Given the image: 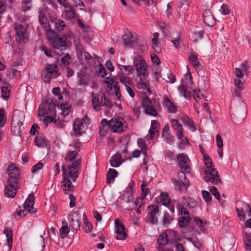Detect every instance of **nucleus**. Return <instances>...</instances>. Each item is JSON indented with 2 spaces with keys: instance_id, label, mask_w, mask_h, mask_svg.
<instances>
[{
  "instance_id": "13",
  "label": "nucleus",
  "mask_w": 251,
  "mask_h": 251,
  "mask_svg": "<svg viewBox=\"0 0 251 251\" xmlns=\"http://www.w3.org/2000/svg\"><path fill=\"white\" fill-rule=\"evenodd\" d=\"M18 187V183L13 182H7V185L5 186L4 189V195L6 197L13 198L16 195L17 190Z\"/></svg>"
},
{
  "instance_id": "41",
  "label": "nucleus",
  "mask_w": 251,
  "mask_h": 251,
  "mask_svg": "<svg viewBox=\"0 0 251 251\" xmlns=\"http://www.w3.org/2000/svg\"><path fill=\"white\" fill-rule=\"evenodd\" d=\"M139 148L145 157H147L148 154L147 153V147L144 140L143 139H139L137 141Z\"/></svg>"
},
{
  "instance_id": "55",
  "label": "nucleus",
  "mask_w": 251,
  "mask_h": 251,
  "mask_svg": "<svg viewBox=\"0 0 251 251\" xmlns=\"http://www.w3.org/2000/svg\"><path fill=\"white\" fill-rule=\"evenodd\" d=\"M98 75L101 77H104L106 75V71L103 66L100 64L98 66V69L97 70Z\"/></svg>"
},
{
  "instance_id": "9",
  "label": "nucleus",
  "mask_w": 251,
  "mask_h": 251,
  "mask_svg": "<svg viewBox=\"0 0 251 251\" xmlns=\"http://www.w3.org/2000/svg\"><path fill=\"white\" fill-rule=\"evenodd\" d=\"M148 216L149 221L152 225L158 223V215L159 213V208L157 205H149L147 207Z\"/></svg>"
},
{
  "instance_id": "32",
  "label": "nucleus",
  "mask_w": 251,
  "mask_h": 251,
  "mask_svg": "<svg viewBox=\"0 0 251 251\" xmlns=\"http://www.w3.org/2000/svg\"><path fill=\"white\" fill-rule=\"evenodd\" d=\"M3 233L5 235L7 238V246L8 250H10L12 247V232L11 230L8 228H5L3 230Z\"/></svg>"
},
{
  "instance_id": "30",
  "label": "nucleus",
  "mask_w": 251,
  "mask_h": 251,
  "mask_svg": "<svg viewBox=\"0 0 251 251\" xmlns=\"http://www.w3.org/2000/svg\"><path fill=\"white\" fill-rule=\"evenodd\" d=\"M92 104L94 109L97 111H99L101 106V101H100L98 95L94 92L92 93Z\"/></svg>"
},
{
  "instance_id": "47",
  "label": "nucleus",
  "mask_w": 251,
  "mask_h": 251,
  "mask_svg": "<svg viewBox=\"0 0 251 251\" xmlns=\"http://www.w3.org/2000/svg\"><path fill=\"white\" fill-rule=\"evenodd\" d=\"M69 232L70 228L67 225L63 226L60 228L59 233L62 239L66 238L68 235Z\"/></svg>"
},
{
  "instance_id": "25",
  "label": "nucleus",
  "mask_w": 251,
  "mask_h": 251,
  "mask_svg": "<svg viewBox=\"0 0 251 251\" xmlns=\"http://www.w3.org/2000/svg\"><path fill=\"white\" fill-rule=\"evenodd\" d=\"M163 104L167 108L169 113L175 114L177 112L176 106L170 100L168 97H164Z\"/></svg>"
},
{
  "instance_id": "34",
  "label": "nucleus",
  "mask_w": 251,
  "mask_h": 251,
  "mask_svg": "<svg viewBox=\"0 0 251 251\" xmlns=\"http://www.w3.org/2000/svg\"><path fill=\"white\" fill-rule=\"evenodd\" d=\"M189 60L191 64L196 68L198 69L200 67V64L198 61V55L196 53H192L189 56Z\"/></svg>"
},
{
  "instance_id": "14",
  "label": "nucleus",
  "mask_w": 251,
  "mask_h": 251,
  "mask_svg": "<svg viewBox=\"0 0 251 251\" xmlns=\"http://www.w3.org/2000/svg\"><path fill=\"white\" fill-rule=\"evenodd\" d=\"M52 46L55 49L63 51L68 47L67 39L65 36L55 37L53 41Z\"/></svg>"
},
{
  "instance_id": "61",
  "label": "nucleus",
  "mask_w": 251,
  "mask_h": 251,
  "mask_svg": "<svg viewBox=\"0 0 251 251\" xmlns=\"http://www.w3.org/2000/svg\"><path fill=\"white\" fill-rule=\"evenodd\" d=\"M159 27L161 30L162 33L165 36H167L169 34V27L167 26L165 23H160L159 25Z\"/></svg>"
},
{
  "instance_id": "3",
  "label": "nucleus",
  "mask_w": 251,
  "mask_h": 251,
  "mask_svg": "<svg viewBox=\"0 0 251 251\" xmlns=\"http://www.w3.org/2000/svg\"><path fill=\"white\" fill-rule=\"evenodd\" d=\"M137 72V87L138 89H146L148 90L149 85L146 77L147 75V64L145 61H141L135 65Z\"/></svg>"
},
{
  "instance_id": "64",
  "label": "nucleus",
  "mask_w": 251,
  "mask_h": 251,
  "mask_svg": "<svg viewBox=\"0 0 251 251\" xmlns=\"http://www.w3.org/2000/svg\"><path fill=\"white\" fill-rule=\"evenodd\" d=\"M1 89L2 98L4 100L7 99L9 96L10 90L8 89V87L4 86L2 87Z\"/></svg>"
},
{
  "instance_id": "5",
  "label": "nucleus",
  "mask_w": 251,
  "mask_h": 251,
  "mask_svg": "<svg viewBox=\"0 0 251 251\" xmlns=\"http://www.w3.org/2000/svg\"><path fill=\"white\" fill-rule=\"evenodd\" d=\"M141 106L144 109V113L149 116L156 117L158 112L155 106H153L151 100L148 97L142 98L141 100Z\"/></svg>"
},
{
  "instance_id": "12",
  "label": "nucleus",
  "mask_w": 251,
  "mask_h": 251,
  "mask_svg": "<svg viewBox=\"0 0 251 251\" xmlns=\"http://www.w3.org/2000/svg\"><path fill=\"white\" fill-rule=\"evenodd\" d=\"M69 226L75 230H78L80 228V217L78 212L74 211L68 216Z\"/></svg>"
},
{
  "instance_id": "19",
  "label": "nucleus",
  "mask_w": 251,
  "mask_h": 251,
  "mask_svg": "<svg viewBox=\"0 0 251 251\" xmlns=\"http://www.w3.org/2000/svg\"><path fill=\"white\" fill-rule=\"evenodd\" d=\"M39 21L41 25L45 29V30L47 31V36H49L50 35H51L52 36H53L55 35V32L53 30H52L50 29H48L49 24L47 22V18H46L44 13L42 11H41V10L39 11Z\"/></svg>"
},
{
  "instance_id": "36",
  "label": "nucleus",
  "mask_w": 251,
  "mask_h": 251,
  "mask_svg": "<svg viewBox=\"0 0 251 251\" xmlns=\"http://www.w3.org/2000/svg\"><path fill=\"white\" fill-rule=\"evenodd\" d=\"M83 125L81 122L79 121H75L73 125V130L74 131V134L76 136H80L81 135V127Z\"/></svg>"
},
{
  "instance_id": "54",
  "label": "nucleus",
  "mask_w": 251,
  "mask_h": 251,
  "mask_svg": "<svg viewBox=\"0 0 251 251\" xmlns=\"http://www.w3.org/2000/svg\"><path fill=\"white\" fill-rule=\"evenodd\" d=\"M173 220V218L169 214V213L167 212H165L164 213L162 220L164 226H167L170 225Z\"/></svg>"
},
{
  "instance_id": "53",
  "label": "nucleus",
  "mask_w": 251,
  "mask_h": 251,
  "mask_svg": "<svg viewBox=\"0 0 251 251\" xmlns=\"http://www.w3.org/2000/svg\"><path fill=\"white\" fill-rule=\"evenodd\" d=\"M6 116L3 108H0V127H2L6 122Z\"/></svg>"
},
{
  "instance_id": "16",
  "label": "nucleus",
  "mask_w": 251,
  "mask_h": 251,
  "mask_svg": "<svg viewBox=\"0 0 251 251\" xmlns=\"http://www.w3.org/2000/svg\"><path fill=\"white\" fill-rule=\"evenodd\" d=\"M124 45L127 47L132 48L137 44V35L135 33L128 32L123 36Z\"/></svg>"
},
{
  "instance_id": "42",
  "label": "nucleus",
  "mask_w": 251,
  "mask_h": 251,
  "mask_svg": "<svg viewBox=\"0 0 251 251\" xmlns=\"http://www.w3.org/2000/svg\"><path fill=\"white\" fill-rule=\"evenodd\" d=\"M176 136L178 140H179V143L180 145H187L188 144V141L187 138L183 135V131L176 133Z\"/></svg>"
},
{
  "instance_id": "7",
  "label": "nucleus",
  "mask_w": 251,
  "mask_h": 251,
  "mask_svg": "<svg viewBox=\"0 0 251 251\" xmlns=\"http://www.w3.org/2000/svg\"><path fill=\"white\" fill-rule=\"evenodd\" d=\"M14 29L16 40L20 43H27L28 40L26 28L21 24L16 23L14 25Z\"/></svg>"
},
{
  "instance_id": "57",
  "label": "nucleus",
  "mask_w": 251,
  "mask_h": 251,
  "mask_svg": "<svg viewBox=\"0 0 251 251\" xmlns=\"http://www.w3.org/2000/svg\"><path fill=\"white\" fill-rule=\"evenodd\" d=\"M56 122V120L55 119L49 116H45L43 120V123L45 126H47L51 123H55Z\"/></svg>"
},
{
  "instance_id": "58",
  "label": "nucleus",
  "mask_w": 251,
  "mask_h": 251,
  "mask_svg": "<svg viewBox=\"0 0 251 251\" xmlns=\"http://www.w3.org/2000/svg\"><path fill=\"white\" fill-rule=\"evenodd\" d=\"M165 157L169 161H174L176 160V158L174 152L171 151H166L165 153Z\"/></svg>"
},
{
  "instance_id": "43",
  "label": "nucleus",
  "mask_w": 251,
  "mask_h": 251,
  "mask_svg": "<svg viewBox=\"0 0 251 251\" xmlns=\"http://www.w3.org/2000/svg\"><path fill=\"white\" fill-rule=\"evenodd\" d=\"M244 83L235 85V88L232 94L234 97L240 98L241 96V92L244 90Z\"/></svg>"
},
{
  "instance_id": "50",
  "label": "nucleus",
  "mask_w": 251,
  "mask_h": 251,
  "mask_svg": "<svg viewBox=\"0 0 251 251\" xmlns=\"http://www.w3.org/2000/svg\"><path fill=\"white\" fill-rule=\"evenodd\" d=\"M147 183L145 181H143V184L141 186L142 193L140 195V199H145L147 196V194L149 191V189L146 188Z\"/></svg>"
},
{
  "instance_id": "62",
  "label": "nucleus",
  "mask_w": 251,
  "mask_h": 251,
  "mask_svg": "<svg viewBox=\"0 0 251 251\" xmlns=\"http://www.w3.org/2000/svg\"><path fill=\"white\" fill-rule=\"evenodd\" d=\"M60 88L58 87L53 88L52 92L54 95H55L59 100H63V96L61 94Z\"/></svg>"
},
{
  "instance_id": "39",
  "label": "nucleus",
  "mask_w": 251,
  "mask_h": 251,
  "mask_svg": "<svg viewBox=\"0 0 251 251\" xmlns=\"http://www.w3.org/2000/svg\"><path fill=\"white\" fill-rule=\"evenodd\" d=\"M120 81L125 86L126 88L127 87L132 86V82L129 78L125 75H121L119 77Z\"/></svg>"
},
{
  "instance_id": "27",
  "label": "nucleus",
  "mask_w": 251,
  "mask_h": 251,
  "mask_svg": "<svg viewBox=\"0 0 251 251\" xmlns=\"http://www.w3.org/2000/svg\"><path fill=\"white\" fill-rule=\"evenodd\" d=\"M221 242L224 251H229L233 247L234 240L233 238H224Z\"/></svg>"
},
{
  "instance_id": "51",
  "label": "nucleus",
  "mask_w": 251,
  "mask_h": 251,
  "mask_svg": "<svg viewBox=\"0 0 251 251\" xmlns=\"http://www.w3.org/2000/svg\"><path fill=\"white\" fill-rule=\"evenodd\" d=\"M22 10L26 12L29 10L31 7V0H22Z\"/></svg>"
},
{
  "instance_id": "8",
  "label": "nucleus",
  "mask_w": 251,
  "mask_h": 251,
  "mask_svg": "<svg viewBox=\"0 0 251 251\" xmlns=\"http://www.w3.org/2000/svg\"><path fill=\"white\" fill-rule=\"evenodd\" d=\"M159 199L161 203L167 207L170 211L174 213L175 208V204L177 203V201L176 200H171L170 197L167 193H161L159 196Z\"/></svg>"
},
{
  "instance_id": "40",
  "label": "nucleus",
  "mask_w": 251,
  "mask_h": 251,
  "mask_svg": "<svg viewBox=\"0 0 251 251\" xmlns=\"http://www.w3.org/2000/svg\"><path fill=\"white\" fill-rule=\"evenodd\" d=\"M178 177L182 185L186 188L189 186V180L186 177L184 172L181 171L178 173Z\"/></svg>"
},
{
  "instance_id": "18",
  "label": "nucleus",
  "mask_w": 251,
  "mask_h": 251,
  "mask_svg": "<svg viewBox=\"0 0 251 251\" xmlns=\"http://www.w3.org/2000/svg\"><path fill=\"white\" fill-rule=\"evenodd\" d=\"M7 172L9 176L7 182H13L14 181L15 182L18 183V177L20 175L18 168L13 164H11L8 167Z\"/></svg>"
},
{
  "instance_id": "28",
  "label": "nucleus",
  "mask_w": 251,
  "mask_h": 251,
  "mask_svg": "<svg viewBox=\"0 0 251 251\" xmlns=\"http://www.w3.org/2000/svg\"><path fill=\"white\" fill-rule=\"evenodd\" d=\"M60 112L58 113V120H62L67 115H69L71 111V107L67 104H61L59 109Z\"/></svg>"
},
{
  "instance_id": "22",
  "label": "nucleus",
  "mask_w": 251,
  "mask_h": 251,
  "mask_svg": "<svg viewBox=\"0 0 251 251\" xmlns=\"http://www.w3.org/2000/svg\"><path fill=\"white\" fill-rule=\"evenodd\" d=\"M55 106V104L52 101L49 102L48 101L46 107L40 109V115L44 116L49 114H55L56 112L54 111Z\"/></svg>"
},
{
  "instance_id": "1",
  "label": "nucleus",
  "mask_w": 251,
  "mask_h": 251,
  "mask_svg": "<svg viewBox=\"0 0 251 251\" xmlns=\"http://www.w3.org/2000/svg\"><path fill=\"white\" fill-rule=\"evenodd\" d=\"M80 169L79 161H77L74 164L68 166L63 165L62 170L63 172V179L61 181L62 189L65 191H70L73 188V185L71 178L74 182L79 176L78 170Z\"/></svg>"
},
{
  "instance_id": "46",
  "label": "nucleus",
  "mask_w": 251,
  "mask_h": 251,
  "mask_svg": "<svg viewBox=\"0 0 251 251\" xmlns=\"http://www.w3.org/2000/svg\"><path fill=\"white\" fill-rule=\"evenodd\" d=\"M178 91L185 98H189L191 96L190 92L188 91L183 84H180L178 86Z\"/></svg>"
},
{
  "instance_id": "23",
  "label": "nucleus",
  "mask_w": 251,
  "mask_h": 251,
  "mask_svg": "<svg viewBox=\"0 0 251 251\" xmlns=\"http://www.w3.org/2000/svg\"><path fill=\"white\" fill-rule=\"evenodd\" d=\"M124 161L122 155L121 153H116L111 157L109 163L112 167L117 168Z\"/></svg>"
},
{
  "instance_id": "6",
  "label": "nucleus",
  "mask_w": 251,
  "mask_h": 251,
  "mask_svg": "<svg viewBox=\"0 0 251 251\" xmlns=\"http://www.w3.org/2000/svg\"><path fill=\"white\" fill-rule=\"evenodd\" d=\"M126 127V121L120 117L111 119L108 123V128L114 132H123Z\"/></svg>"
},
{
  "instance_id": "31",
  "label": "nucleus",
  "mask_w": 251,
  "mask_h": 251,
  "mask_svg": "<svg viewBox=\"0 0 251 251\" xmlns=\"http://www.w3.org/2000/svg\"><path fill=\"white\" fill-rule=\"evenodd\" d=\"M110 85L111 88H113L115 91V95L117 97H120V89L119 86V83L117 81H114L113 79H110L109 82L105 81Z\"/></svg>"
},
{
  "instance_id": "11",
  "label": "nucleus",
  "mask_w": 251,
  "mask_h": 251,
  "mask_svg": "<svg viewBox=\"0 0 251 251\" xmlns=\"http://www.w3.org/2000/svg\"><path fill=\"white\" fill-rule=\"evenodd\" d=\"M176 159L179 167L186 173H190V167L188 163L189 159L188 156L183 153H179L176 156Z\"/></svg>"
},
{
  "instance_id": "49",
  "label": "nucleus",
  "mask_w": 251,
  "mask_h": 251,
  "mask_svg": "<svg viewBox=\"0 0 251 251\" xmlns=\"http://www.w3.org/2000/svg\"><path fill=\"white\" fill-rule=\"evenodd\" d=\"M101 106H104L109 108H111L113 106L112 102L109 101L108 98L105 95H103L101 97Z\"/></svg>"
},
{
  "instance_id": "2",
  "label": "nucleus",
  "mask_w": 251,
  "mask_h": 251,
  "mask_svg": "<svg viewBox=\"0 0 251 251\" xmlns=\"http://www.w3.org/2000/svg\"><path fill=\"white\" fill-rule=\"evenodd\" d=\"M34 203L35 197L33 194H29L23 204L24 209H22L19 206L14 212L13 216L16 219H19V218L24 217L27 213L35 214L37 210L34 207Z\"/></svg>"
},
{
  "instance_id": "10",
  "label": "nucleus",
  "mask_w": 251,
  "mask_h": 251,
  "mask_svg": "<svg viewBox=\"0 0 251 251\" xmlns=\"http://www.w3.org/2000/svg\"><path fill=\"white\" fill-rule=\"evenodd\" d=\"M205 176L204 180L206 182H211L214 184H218L221 182L220 176L215 169L205 170Z\"/></svg>"
},
{
  "instance_id": "26",
  "label": "nucleus",
  "mask_w": 251,
  "mask_h": 251,
  "mask_svg": "<svg viewBox=\"0 0 251 251\" xmlns=\"http://www.w3.org/2000/svg\"><path fill=\"white\" fill-rule=\"evenodd\" d=\"M181 121L192 132L196 131L197 128L194 125V122L187 115H183L181 118Z\"/></svg>"
},
{
  "instance_id": "20",
  "label": "nucleus",
  "mask_w": 251,
  "mask_h": 251,
  "mask_svg": "<svg viewBox=\"0 0 251 251\" xmlns=\"http://www.w3.org/2000/svg\"><path fill=\"white\" fill-rule=\"evenodd\" d=\"M78 153L76 151H68L64 157L65 160L67 162H71L72 164H74L77 161H79L80 168L81 167V159L77 156Z\"/></svg>"
},
{
  "instance_id": "56",
  "label": "nucleus",
  "mask_w": 251,
  "mask_h": 251,
  "mask_svg": "<svg viewBox=\"0 0 251 251\" xmlns=\"http://www.w3.org/2000/svg\"><path fill=\"white\" fill-rule=\"evenodd\" d=\"M194 222L199 226L201 230L203 232L204 230V226L206 224L205 221H203L199 218H195L194 219Z\"/></svg>"
},
{
  "instance_id": "17",
  "label": "nucleus",
  "mask_w": 251,
  "mask_h": 251,
  "mask_svg": "<svg viewBox=\"0 0 251 251\" xmlns=\"http://www.w3.org/2000/svg\"><path fill=\"white\" fill-rule=\"evenodd\" d=\"M250 207L243 201H239L236 202V210L238 216L242 217L244 220L246 218L245 214L247 213Z\"/></svg>"
},
{
  "instance_id": "38",
  "label": "nucleus",
  "mask_w": 251,
  "mask_h": 251,
  "mask_svg": "<svg viewBox=\"0 0 251 251\" xmlns=\"http://www.w3.org/2000/svg\"><path fill=\"white\" fill-rule=\"evenodd\" d=\"M243 240L246 249L251 251V235L245 233L243 236Z\"/></svg>"
},
{
  "instance_id": "59",
  "label": "nucleus",
  "mask_w": 251,
  "mask_h": 251,
  "mask_svg": "<svg viewBox=\"0 0 251 251\" xmlns=\"http://www.w3.org/2000/svg\"><path fill=\"white\" fill-rule=\"evenodd\" d=\"M202 196L203 199L206 203H209L212 200V197L210 193L205 190L202 191Z\"/></svg>"
},
{
  "instance_id": "60",
  "label": "nucleus",
  "mask_w": 251,
  "mask_h": 251,
  "mask_svg": "<svg viewBox=\"0 0 251 251\" xmlns=\"http://www.w3.org/2000/svg\"><path fill=\"white\" fill-rule=\"evenodd\" d=\"M35 145L38 147H42L46 144L45 139L40 136H37L34 139Z\"/></svg>"
},
{
  "instance_id": "24",
  "label": "nucleus",
  "mask_w": 251,
  "mask_h": 251,
  "mask_svg": "<svg viewBox=\"0 0 251 251\" xmlns=\"http://www.w3.org/2000/svg\"><path fill=\"white\" fill-rule=\"evenodd\" d=\"M134 195L133 190L131 188V185H129L126 188L125 191L123 200L127 203H132L134 200Z\"/></svg>"
},
{
  "instance_id": "48",
  "label": "nucleus",
  "mask_w": 251,
  "mask_h": 251,
  "mask_svg": "<svg viewBox=\"0 0 251 251\" xmlns=\"http://www.w3.org/2000/svg\"><path fill=\"white\" fill-rule=\"evenodd\" d=\"M54 25L55 28L59 31L63 30L65 26V24L64 22L61 19L55 20Z\"/></svg>"
},
{
  "instance_id": "45",
  "label": "nucleus",
  "mask_w": 251,
  "mask_h": 251,
  "mask_svg": "<svg viewBox=\"0 0 251 251\" xmlns=\"http://www.w3.org/2000/svg\"><path fill=\"white\" fill-rule=\"evenodd\" d=\"M158 244L159 245L164 246L168 242V235L166 233L161 234L157 240Z\"/></svg>"
},
{
  "instance_id": "52",
  "label": "nucleus",
  "mask_w": 251,
  "mask_h": 251,
  "mask_svg": "<svg viewBox=\"0 0 251 251\" xmlns=\"http://www.w3.org/2000/svg\"><path fill=\"white\" fill-rule=\"evenodd\" d=\"M118 67L121 71L124 69L126 72L125 74L126 75H131L133 73V68L131 65L126 66L119 64Z\"/></svg>"
},
{
  "instance_id": "4",
  "label": "nucleus",
  "mask_w": 251,
  "mask_h": 251,
  "mask_svg": "<svg viewBox=\"0 0 251 251\" xmlns=\"http://www.w3.org/2000/svg\"><path fill=\"white\" fill-rule=\"evenodd\" d=\"M18 112L13 115L11 121V130L15 136H21L23 122L25 120V115L23 112ZM23 128L24 127H23Z\"/></svg>"
},
{
  "instance_id": "35",
  "label": "nucleus",
  "mask_w": 251,
  "mask_h": 251,
  "mask_svg": "<svg viewBox=\"0 0 251 251\" xmlns=\"http://www.w3.org/2000/svg\"><path fill=\"white\" fill-rule=\"evenodd\" d=\"M171 125L176 131V133L183 131L182 125L177 120L172 119Z\"/></svg>"
},
{
  "instance_id": "33",
  "label": "nucleus",
  "mask_w": 251,
  "mask_h": 251,
  "mask_svg": "<svg viewBox=\"0 0 251 251\" xmlns=\"http://www.w3.org/2000/svg\"><path fill=\"white\" fill-rule=\"evenodd\" d=\"M47 73L53 75V77L56 78L58 76V68L56 64H49L47 67Z\"/></svg>"
},
{
  "instance_id": "15",
  "label": "nucleus",
  "mask_w": 251,
  "mask_h": 251,
  "mask_svg": "<svg viewBox=\"0 0 251 251\" xmlns=\"http://www.w3.org/2000/svg\"><path fill=\"white\" fill-rule=\"evenodd\" d=\"M115 224L116 228V239L118 240H125L127 237V234L125 231V226L118 220H115Z\"/></svg>"
},
{
  "instance_id": "37",
  "label": "nucleus",
  "mask_w": 251,
  "mask_h": 251,
  "mask_svg": "<svg viewBox=\"0 0 251 251\" xmlns=\"http://www.w3.org/2000/svg\"><path fill=\"white\" fill-rule=\"evenodd\" d=\"M118 172L114 169H109L107 173V183L110 184L111 179L114 180L117 176Z\"/></svg>"
},
{
  "instance_id": "29",
  "label": "nucleus",
  "mask_w": 251,
  "mask_h": 251,
  "mask_svg": "<svg viewBox=\"0 0 251 251\" xmlns=\"http://www.w3.org/2000/svg\"><path fill=\"white\" fill-rule=\"evenodd\" d=\"M78 83L79 86H86L88 85L89 78L86 76L85 72H79L77 73Z\"/></svg>"
},
{
  "instance_id": "44",
  "label": "nucleus",
  "mask_w": 251,
  "mask_h": 251,
  "mask_svg": "<svg viewBox=\"0 0 251 251\" xmlns=\"http://www.w3.org/2000/svg\"><path fill=\"white\" fill-rule=\"evenodd\" d=\"M191 218L189 216L184 217L182 216L179 218L178 223L179 226L181 227H185L188 225Z\"/></svg>"
},
{
  "instance_id": "63",
  "label": "nucleus",
  "mask_w": 251,
  "mask_h": 251,
  "mask_svg": "<svg viewBox=\"0 0 251 251\" xmlns=\"http://www.w3.org/2000/svg\"><path fill=\"white\" fill-rule=\"evenodd\" d=\"M44 164L41 162H38L35 164L31 169V172L33 174L37 173L43 167Z\"/></svg>"
},
{
  "instance_id": "21",
  "label": "nucleus",
  "mask_w": 251,
  "mask_h": 251,
  "mask_svg": "<svg viewBox=\"0 0 251 251\" xmlns=\"http://www.w3.org/2000/svg\"><path fill=\"white\" fill-rule=\"evenodd\" d=\"M203 22L209 26H212L215 23V19L209 10H205L203 13Z\"/></svg>"
}]
</instances>
